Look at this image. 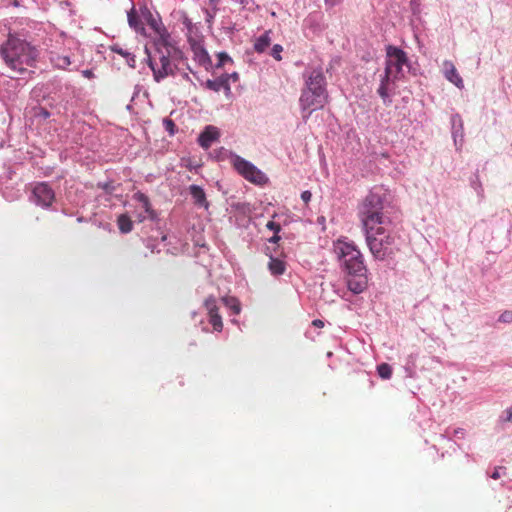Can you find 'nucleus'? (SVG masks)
I'll return each instance as SVG.
<instances>
[{
    "instance_id": "obj_1",
    "label": "nucleus",
    "mask_w": 512,
    "mask_h": 512,
    "mask_svg": "<svg viewBox=\"0 0 512 512\" xmlns=\"http://www.w3.org/2000/svg\"><path fill=\"white\" fill-rule=\"evenodd\" d=\"M357 216L374 258L384 260L398 250L397 237L390 231V226L397 218V212L385 204L379 193L372 191L362 200L358 206Z\"/></svg>"
},
{
    "instance_id": "obj_2",
    "label": "nucleus",
    "mask_w": 512,
    "mask_h": 512,
    "mask_svg": "<svg viewBox=\"0 0 512 512\" xmlns=\"http://www.w3.org/2000/svg\"><path fill=\"white\" fill-rule=\"evenodd\" d=\"M333 251L341 260L346 272L348 289L354 294L362 293L368 283L367 268L361 251L351 241L338 239L333 243Z\"/></svg>"
},
{
    "instance_id": "obj_3",
    "label": "nucleus",
    "mask_w": 512,
    "mask_h": 512,
    "mask_svg": "<svg viewBox=\"0 0 512 512\" xmlns=\"http://www.w3.org/2000/svg\"><path fill=\"white\" fill-rule=\"evenodd\" d=\"M304 87L301 90L299 105L303 112L304 121H307L310 115L321 110L329 102L327 83L321 68L307 70L303 74Z\"/></svg>"
},
{
    "instance_id": "obj_4",
    "label": "nucleus",
    "mask_w": 512,
    "mask_h": 512,
    "mask_svg": "<svg viewBox=\"0 0 512 512\" xmlns=\"http://www.w3.org/2000/svg\"><path fill=\"white\" fill-rule=\"evenodd\" d=\"M0 55L11 72L22 74L29 67L35 65L39 53L30 43L16 36L9 35L8 39L0 47Z\"/></svg>"
},
{
    "instance_id": "obj_5",
    "label": "nucleus",
    "mask_w": 512,
    "mask_h": 512,
    "mask_svg": "<svg viewBox=\"0 0 512 512\" xmlns=\"http://www.w3.org/2000/svg\"><path fill=\"white\" fill-rule=\"evenodd\" d=\"M167 37L168 35H160V39L155 42L153 53L145 47L147 63L153 72V78L156 82H160L174 74L176 65L172 60L181 54L178 48L168 42Z\"/></svg>"
},
{
    "instance_id": "obj_6",
    "label": "nucleus",
    "mask_w": 512,
    "mask_h": 512,
    "mask_svg": "<svg viewBox=\"0 0 512 512\" xmlns=\"http://www.w3.org/2000/svg\"><path fill=\"white\" fill-rule=\"evenodd\" d=\"M231 164L233 168L247 181L256 184L263 185L268 181L267 176L258 169L251 162L245 160L239 155H232Z\"/></svg>"
},
{
    "instance_id": "obj_7",
    "label": "nucleus",
    "mask_w": 512,
    "mask_h": 512,
    "mask_svg": "<svg viewBox=\"0 0 512 512\" xmlns=\"http://www.w3.org/2000/svg\"><path fill=\"white\" fill-rule=\"evenodd\" d=\"M408 64V57L404 50L393 46H386L385 70L387 74H393L394 78L403 76V66Z\"/></svg>"
},
{
    "instance_id": "obj_8",
    "label": "nucleus",
    "mask_w": 512,
    "mask_h": 512,
    "mask_svg": "<svg viewBox=\"0 0 512 512\" xmlns=\"http://www.w3.org/2000/svg\"><path fill=\"white\" fill-rule=\"evenodd\" d=\"M55 200L53 189L45 182L36 183L32 189V201L37 205L48 208Z\"/></svg>"
},
{
    "instance_id": "obj_9",
    "label": "nucleus",
    "mask_w": 512,
    "mask_h": 512,
    "mask_svg": "<svg viewBox=\"0 0 512 512\" xmlns=\"http://www.w3.org/2000/svg\"><path fill=\"white\" fill-rule=\"evenodd\" d=\"M204 307L207 311L208 321L212 325L213 330L221 332L223 330V321L219 313V305L214 296H209L204 301Z\"/></svg>"
},
{
    "instance_id": "obj_10",
    "label": "nucleus",
    "mask_w": 512,
    "mask_h": 512,
    "mask_svg": "<svg viewBox=\"0 0 512 512\" xmlns=\"http://www.w3.org/2000/svg\"><path fill=\"white\" fill-rule=\"evenodd\" d=\"M219 137H220L219 129L215 126L208 125L205 127V129L199 135L198 144L203 149H209L214 142L219 140Z\"/></svg>"
},
{
    "instance_id": "obj_11",
    "label": "nucleus",
    "mask_w": 512,
    "mask_h": 512,
    "mask_svg": "<svg viewBox=\"0 0 512 512\" xmlns=\"http://www.w3.org/2000/svg\"><path fill=\"white\" fill-rule=\"evenodd\" d=\"M399 79L400 78H394L393 74H387V71L384 70V74L381 76V79H380V85L377 89V93L382 98V100L385 104H389L391 102L390 85Z\"/></svg>"
},
{
    "instance_id": "obj_12",
    "label": "nucleus",
    "mask_w": 512,
    "mask_h": 512,
    "mask_svg": "<svg viewBox=\"0 0 512 512\" xmlns=\"http://www.w3.org/2000/svg\"><path fill=\"white\" fill-rule=\"evenodd\" d=\"M443 72H444L445 78L448 81L453 83L458 88H463V86H464L463 80H462L461 76L459 75V73L457 72L455 65L451 61H449V60L444 61Z\"/></svg>"
},
{
    "instance_id": "obj_13",
    "label": "nucleus",
    "mask_w": 512,
    "mask_h": 512,
    "mask_svg": "<svg viewBox=\"0 0 512 512\" xmlns=\"http://www.w3.org/2000/svg\"><path fill=\"white\" fill-rule=\"evenodd\" d=\"M191 49L194 55V59L204 67H208L211 65V59L209 57V54L205 50L202 44L193 41L191 42Z\"/></svg>"
},
{
    "instance_id": "obj_14",
    "label": "nucleus",
    "mask_w": 512,
    "mask_h": 512,
    "mask_svg": "<svg viewBox=\"0 0 512 512\" xmlns=\"http://www.w3.org/2000/svg\"><path fill=\"white\" fill-rule=\"evenodd\" d=\"M205 87L215 92H219L222 89L225 90L226 93L230 92V85L228 82V77L226 76H221L214 80H207L205 82Z\"/></svg>"
},
{
    "instance_id": "obj_15",
    "label": "nucleus",
    "mask_w": 512,
    "mask_h": 512,
    "mask_svg": "<svg viewBox=\"0 0 512 512\" xmlns=\"http://www.w3.org/2000/svg\"><path fill=\"white\" fill-rule=\"evenodd\" d=\"M49 60L51 64L58 69H66L70 64L71 60L70 57L67 55H60L59 53L55 51H51L49 53Z\"/></svg>"
},
{
    "instance_id": "obj_16",
    "label": "nucleus",
    "mask_w": 512,
    "mask_h": 512,
    "mask_svg": "<svg viewBox=\"0 0 512 512\" xmlns=\"http://www.w3.org/2000/svg\"><path fill=\"white\" fill-rule=\"evenodd\" d=\"M110 49L112 52L117 53L120 56H122L125 59L128 66H130L131 68H135L136 60H135V55L133 53H131L127 49H124L119 44L112 45L110 47Z\"/></svg>"
},
{
    "instance_id": "obj_17",
    "label": "nucleus",
    "mask_w": 512,
    "mask_h": 512,
    "mask_svg": "<svg viewBox=\"0 0 512 512\" xmlns=\"http://www.w3.org/2000/svg\"><path fill=\"white\" fill-rule=\"evenodd\" d=\"M270 31H266L254 42V49L258 53H263L271 44Z\"/></svg>"
},
{
    "instance_id": "obj_18",
    "label": "nucleus",
    "mask_w": 512,
    "mask_h": 512,
    "mask_svg": "<svg viewBox=\"0 0 512 512\" xmlns=\"http://www.w3.org/2000/svg\"><path fill=\"white\" fill-rule=\"evenodd\" d=\"M268 268L272 275H282L286 270L285 262L274 257H270Z\"/></svg>"
},
{
    "instance_id": "obj_19",
    "label": "nucleus",
    "mask_w": 512,
    "mask_h": 512,
    "mask_svg": "<svg viewBox=\"0 0 512 512\" xmlns=\"http://www.w3.org/2000/svg\"><path fill=\"white\" fill-rule=\"evenodd\" d=\"M128 23L131 28H133L135 31L140 32L144 30L143 24L139 18V16L136 13L135 7L132 6L130 11L127 14Z\"/></svg>"
},
{
    "instance_id": "obj_20",
    "label": "nucleus",
    "mask_w": 512,
    "mask_h": 512,
    "mask_svg": "<svg viewBox=\"0 0 512 512\" xmlns=\"http://www.w3.org/2000/svg\"><path fill=\"white\" fill-rule=\"evenodd\" d=\"M189 190H190V194L191 196L193 197L195 203L197 205H205L207 204L206 203V196H205V192L204 190L200 187V186H197V185H191L189 187Z\"/></svg>"
},
{
    "instance_id": "obj_21",
    "label": "nucleus",
    "mask_w": 512,
    "mask_h": 512,
    "mask_svg": "<svg viewBox=\"0 0 512 512\" xmlns=\"http://www.w3.org/2000/svg\"><path fill=\"white\" fill-rule=\"evenodd\" d=\"M117 224H118L119 230L122 233H129L133 229V222L130 219V217L127 216L126 214H121L118 216Z\"/></svg>"
},
{
    "instance_id": "obj_22",
    "label": "nucleus",
    "mask_w": 512,
    "mask_h": 512,
    "mask_svg": "<svg viewBox=\"0 0 512 512\" xmlns=\"http://www.w3.org/2000/svg\"><path fill=\"white\" fill-rule=\"evenodd\" d=\"M222 301L226 307H228L232 312L238 315L241 312V304L239 300L235 297H223Z\"/></svg>"
},
{
    "instance_id": "obj_23",
    "label": "nucleus",
    "mask_w": 512,
    "mask_h": 512,
    "mask_svg": "<svg viewBox=\"0 0 512 512\" xmlns=\"http://www.w3.org/2000/svg\"><path fill=\"white\" fill-rule=\"evenodd\" d=\"M379 376L382 379H389L392 376V368L387 363H382L377 367Z\"/></svg>"
},
{
    "instance_id": "obj_24",
    "label": "nucleus",
    "mask_w": 512,
    "mask_h": 512,
    "mask_svg": "<svg viewBox=\"0 0 512 512\" xmlns=\"http://www.w3.org/2000/svg\"><path fill=\"white\" fill-rule=\"evenodd\" d=\"M217 57H218L217 67H222L225 65V63L232 62L231 57L225 52L218 53Z\"/></svg>"
},
{
    "instance_id": "obj_25",
    "label": "nucleus",
    "mask_w": 512,
    "mask_h": 512,
    "mask_svg": "<svg viewBox=\"0 0 512 512\" xmlns=\"http://www.w3.org/2000/svg\"><path fill=\"white\" fill-rule=\"evenodd\" d=\"M283 51V47L280 44H275L272 48V56L275 60L280 61L282 59L281 52Z\"/></svg>"
},
{
    "instance_id": "obj_26",
    "label": "nucleus",
    "mask_w": 512,
    "mask_h": 512,
    "mask_svg": "<svg viewBox=\"0 0 512 512\" xmlns=\"http://www.w3.org/2000/svg\"><path fill=\"white\" fill-rule=\"evenodd\" d=\"M502 323H511L512 322V311L507 310L504 311L498 319Z\"/></svg>"
},
{
    "instance_id": "obj_27",
    "label": "nucleus",
    "mask_w": 512,
    "mask_h": 512,
    "mask_svg": "<svg viewBox=\"0 0 512 512\" xmlns=\"http://www.w3.org/2000/svg\"><path fill=\"white\" fill-rule=\"evenodd\" d=\"M266 227L269 229V230H272L274 233H279L280 230H281V226L280 224L274 222V221H269L267 224H266Z\"/></svg>"
},
{
    "instance_id": "obj_28",
    "label": "nucleus",
    "mask_w": 512,
    "mask_h": 512,
    "mask_svg": "<svg viewBox=\"0 0 512 512\" xmlns=\"http://www.w3.org/2000/svg\"><path fill=\"white\" fill-rule=\"evenodd\" d=\"M98 186L101 187L103 190H105L108 193H112L114 191V189H115L113 184L109 183V182L103 183V184L99 183Z\"/></svg>"
},
{
    "instance_id": "obj_29",
    "label": "nucleus",
    "mask_w": 512,
    "mask_h": 512,
    "mask_svg": "<svg viewBox=\"0 0 512 512\" xmlns=\"http://www.w3.org/2000/svg\"><path fill=\"white\" fill-rule=\"evenodd\" d=\"M312 194L306 190L301 193V199L307 204L311 200Z\"/></svg>"
},
{
    "instance_id": "obj_30",
    "label": "nucleus",
    "mask_w": 512,
    "mask_h": 512,
    "mask_svg": "<svg viewBox=\"0 0 512 512\" xmlns=\"http://www.w3.org/2000/svg\"><path fill=\"white\" fill-rule=\"evenodd\" d=\"M37 115L46 119L50 117V112L47 109L40 107Z\"/></svg>"
},
{
    "instance_id": "obj_31",
    "label": "nucleus",
    "mask_w": 512,
    "mask_h": 512,
    "mask_svg": "<svg viewBox=\"0 0 512 512\" xmlns=\"http://www.w3.org/2000/svg\"><path fill=\"white\" fill-rule=\"evenodd\" d=\"M165 125H166V129L169 130L171 133H173V128L175 126V124L173 123L172 120H169V119H166L164 121Z\"/></svg>"
},
{
    "instance_id": "obj_32",
    "label": "nucleus",
    "mask_w": 512,
    "mask_h": 512,
    "mask_svg": "<svg viewBox=\"0 0 512 512\" xmlns=\"http://www.w3.org/2000/svg\"><path fill=\"white\" fill-rule=\"evenodd\" d=\"M501 469H502L501 467L495 468L494 472L491 474V478H493L495 480L499 479L501 477V473H500Z\"/></svg>"
},
{
    "instance_id": "obj_33",
    "label": "nucleus",
    "mask_w": 512,
    "mask_h": 512,
    "mask_svg": "<svg viewBox=\"0 0 512 512\" xmlns=\"http://www.w3.org/2000/svg\"><path fill=\"white\" fill-rule=\"evenodd\" d=\"M143 208L145 209V211H146L147 213H150V212H151V204H150L149 199H144Z\"/></svg>"
},
{
    "instance_id": "obj_34",
    "label": "nucleus",
    "mask_w": 512,
    "mask_h": 512,
    "mask_svg": "<svg viewBox=\"0 0 512 512\" xmlns=\"http://www.w3.org/2000/svg\"><path fill=\"white\" fill-rule=\"evenodd\" d=\"M280 240V236L278 233H274V235L269 239V242L271 243H278Z\"/></svg>"
},
{
    "instance_id": "obj_35",
    "label": "nucleus",
    "mask_w": 512,
    "mask_h": 512,
    "mask_svg": "<svg viewBox=\"0 0 512 512\" xmlns=\"http://www.w3.org/2000/svg\"><path fill=\"white\" fill-rule=\"evenodd\" d=\"M312 324L316 327H323L324 326V323L323 321L319 320V319H316L312 322Z\"/></svg>"
},
{
    "instance_id": "obj_36",
    "label": "nucleus",
    "mask_w": 512,
    "mask_h": 512,
    "mask_svg": "<svg viewBox=\"0 0 512 512\" xmlns=\"http://www.w3.org/2000/svg\"><path fill=\"white\" fill-rule=\"evenodd\" d=\"M137 198H138V200H139L140 202H142V204H144V199H148V197H147L146 195L142 194V193H139V194L137 195Z\"/></svg>"
},
{
    "instance_id": "obj_37",
    "label": "nucleus",
    "mask_w": 512,
    "mask_h": 512,
    "mask_svg": "<svg viewBox=\"0 0 512 512\" xmlns=\"http://www.w3.org/2000/svg\"><path fill=\"white\" fill-rule=\"evenodd\" d=\"M226 77L229 78H232L234 81H236L238 79V74L237 73H232L231 75H225Z\"/></svg>"
},
{
    "instance_id": "obj_38",
    "label": "nucleus",
    "mask_w": 512,
    "mask_h": 512,
    "mask_svg": "<svg viewBox=\"0 0 512 512\" xmlns=\"http://www.w3.org/2000/svg\"><path fill=\"white\" fill-rule=\"evenodd\" d=\"M92 74H93V73H92V71H90V70H85V71H83V75H84L85 77H88V78H89V77H91V76H92Z\"/></svg>"
},
{
    "instance_id": "obj_39",
    "label": "nucleus",
    "mask_w": 512,
    "mask_h": 512,
    "mask_svg": "<svg viewBox=\"0 0 512 512\" xmlns=\"http://www.w3.org/2000/svg\"><path fill=\"white\" fill-rule=\"evenodd\" d=\"M509 416H508V421H511L512 420V407L509 409Z\"/></svg>"
},
{
    "instance_id": "obj_40",
    "label": "nucleus",
    "mask_w": 512,
    "mask_h": 512,
    "mask_svg": "<svg viewBox=\"0 0 512 512\" xmlns=\"http://www.w3.org/2000/svg\"><path fill=\"white\" fill-rule=\"evenodd\" d=\"M155 25H156V22L153 20V21L151 22V26H152V27H154V28H156V27H155Z\"/></svg>"
},
{
    "instance_id": "obj_41",
    "label": "nucleus",
    "mask_w": 512,
    "mask_h": 512,
    "mask_svg": "<svg viewBox=\"0 0 512 512\" xmlns=\"http://www.w3.org/2000/svg\"><path fill=\"white\" fill-rule=\"evenodd\" d=\"M214 0H211V2H213Z\"/></svg>"
}]
</instances>
